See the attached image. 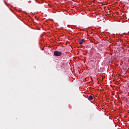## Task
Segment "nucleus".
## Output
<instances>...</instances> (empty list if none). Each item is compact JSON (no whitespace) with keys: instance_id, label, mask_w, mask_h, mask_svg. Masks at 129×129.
<instances>
[{"instance_id":"7ed1b4c3","label":"nucleus","mask_w":129,"mask_h":129,"mask_svg":"<svg viewBox=\"0 0 129 129\" xmlns=\"http://www.w3.org/2000/svg\"><path fill=\"white\" fill-rule=\"evenodd\" d=\"M88 99L90 101L92 100V99H93V96H92V95L89 96V97H88Z\"/></svg>"},{"instance_id":"f03ea898","label":"nucleus","mask_w":129,"mask_h":129,"mask_svg":"<svg viewBox=\"0 0 129 129\" xmlns=\"http://www.w3.org/2000/svg\"><path fill=\"white\" fill-rule=\"evenodd\" d=\"M84 42H85V39H82L79 40V43L80 45H82V44H83V43H84Z\"/></svg>"},{"instance_id":"f257e3e1","label":"nucleus","mask_w":129,"mask_h":129,"mask_svg":"<svg viewBox=\"0 0 129 129\" xmlns=\"http://www.w3.org/2000/svg\"><path fill=\"white\" fill-rule=\"evenodd\" d=\"M54 56H61L62 55V52L58 51H55L54 52Z\"/></svg>"}]
</instances>
